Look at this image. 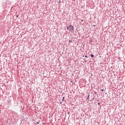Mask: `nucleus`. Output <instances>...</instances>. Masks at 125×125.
<instances>
[{
  "label": "nucleus",
  "mask_w": 125,
  "mask_h": 125,
  "mask_svg": "<svg viewBox=\"0 0 125 125\" xmlns=\"http://www.w3.org/2000/svg\"><path fill=\"white\" fill-rule=\"evenodd\" d=\"M67 29L70 31V32H73L74 31V26L70 25L69 26L67 27Z\"/></svg>",
  "instance_id": "1"
},
{
  "label": "nucleus",
  "mask_w": 125,
  "mask_h": 125,
  "mask_svg": "<svg viewBox=\"0 0 125 125\" xmlns=\"http://www.w3.org/2000/svg\"><path fill=\"white\" fill-rule=\"evenodd\" d=\"M91 57H92V58H93V57H94V55H93V54L91 55Z\"/></svg>",
  "instance_id": "2"
},
{
  "label": "nucleus",
  "mask_w": 125,
  "mask_h": 125,
  "mask_svg": "<svg viewBox=\"0 0 125 125\" xmlns=\"http://www.w3.org/2000/svg\"><path fill=\"white\" fill-rule=\"evenodd\" d=\"M85 57H86L87 58H88V57H87V56L85 55Z\"/></svg>",
  "instance_id": "3"
},
{
  "label": "nucleus",
  "mask_w": 125,
  "mask_h": 125,
  "mask_svg": "<svg viewBox=\"0 0 125 125\" xmlns=\"http://www.w3.org/2000/svg\"><path fill=\"white\" fill-rule=\"evenodd\" d=\"M102 91H104V90L103 89H102Z\"/></svg>",
  "instance_id": "4"
},
{
  "label": "nucleus",
  "mask_w": 125,
  "mask_h": 125,
  "mask_svg": "<svg viewBox=\"0 0 125 125\" xmlns=\"http://www.w3.org/2000/svg\"><path fill=\"white\" fill-rule=\"evenodd\" d=\"M98 105H100V103H98Z\"/></svg>",
  "instance_id": "5"
},
{
  "label": "nucleus",
  "mask_w": 125,
  "mask_h": 125,
  "mask_svg": "<svg viewBox=\"0 0 125 125\" xmlns=\"http://www.w3.org/2000/svg\"><path fill=\"white\" fill-rule=\"evenodd\" d=\"M93 27H95V25H93Z\"/></svg>",
  "instance_id": "6"
},
{
  "label": "nucleus",
  "mask_w": 125,
  "mask_h": 125,
  "mask_svg": "<svg viewBox=\"0 0 125 125\" xmlns=\"http://www.w3.org/2000/svg\"><path fill=\"white\" fill-rule=\"evenodd\" d=\"M59 2H61V1H59Z\"/></svg>",
  "instance_id": "7"
},
{
  "label": "nucleus",
  "mask_w": 125,
  "mask_h": 125,
  "mask_svg": "<svg viewBox=\"0 0 125 125\" xmlns=\"http://www.w3.org/2000/svg\"><path fill=\"white\" fill-rule=\"evenodd\" d=\"M82 22H83V20H82Z\"/></svg>",
  "instance_id": "8"
}]
</instances>
